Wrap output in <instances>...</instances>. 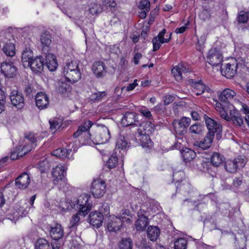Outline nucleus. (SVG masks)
<instances>
[{
    "mask_svg": "<svg viewBox=\"0 0 249 249\" xmlns=\"http://www.w3.org/2000/svg\"><path fill=\"white\" fill-rule=\"evenodd\" d=\"M139 248L140 249H152L151 248V243H148L146 240L142 239L139 245Z\"/></svg>",
    "mask_w": 249,
    "mask_h": 249,
    "instance_id": "nucleus-62",
    "label": "nucleus"
},
{
    "mask_svg": "<svg viewBox=\"0 0 249 249\" xmlns=\"http://www.w3.org/2000/svg\"><path fill=\"white\" fill-rule=\"evenodd\" d=\"M160 234V230L157 226H150L147 230V237L152 241L157 240Z\"/></svg>",
    "mask_w": 249,
    "mask_h": 249,
    "instance_id": "nucleus-31",
    "label": "nucleus"
},
{
    "mask_svg": "<svg viewBox=\"0 0 249 249\" xmlns=\"http://www.w3.org/2000/svg\"><path fill=\"white\" fill-rule=\"evenodd\" d=\"M224 167L225 170L230 173H235L238 170L234 160H228L226 161Z\"/></svg>",
    "mask_w": 249,
    "mask_h": 249,
    "instance_id": "nucleus-46",
    "label": "nucleus"
},
{
    "mask_svg": "<svg viewBox=\"0 0 249 249\" xmlns=\"http://www.w3.org/2000/svg\"><path fill=\"white\" fill-rule=\"evenodd\" d=\"M67 147L68 148H59L54 150L53 152V155L60 158H69L70 153L72 151L73 152H75L77 151V148L74 147L73 143H70Z\"/></svg>",
    "mask_w": 249,
    "mask_h": 249,
    "instance_id": "nucleus-18",
    "label": "nucleus"
},
{
    "mask_svg": "<svg viewBox=\"0 0 249 249\" xmlns=\"http://www.w3.org/2000/svg\"><path fill=\"white\" fill-rule=\"evenodd\" d=\"M106 184L104 180L100 179L94 180L92 183L91 192L95 198H101L105 194Z\"/></svg>",
    "mask_w": 249,
    "mask_h": 249,
    "instance_id": "nucleus-10",
    "label": "nucleus"
},
{
    "mask_svg": "<svg viewBox=\"0 0 249 249\" xmlns=\"http://www.w3.org/2000/svg\"><path fill=\"white\" fill-rule=\"evenodd\" d=\"M205 130L204 126L200 123H195L189 128V132L192 135H201Z\"/></svg>",
    "mask_w": 249,
    "mask_h": 249,
    "instance_id": "nucleus-35",
    "label": "nucleus"
},
{
    "mask_svg": "<svg viewBox=\"0 0 249 249\" xmlns=\"http://www.w3.org/2000/svg\"><path fill=\"white\" fill-rule=\"evenodd\" d=\"M154 110L158 114H162L165 109L164 106L162 104H159L153 108Z\"/></svg>",
    "mask_w": 249,
    "mask_h": 249,
    "instance_id": "nucleus-63",
    "label": "nucleus"
},
{
    "mask_svg": "<svg viewBox=\"0 0 249 249\" xmlns=\"http://www.w3.org/2000/svg\"><path fill=\"white\" fill-rule=\"evenodd\" d=\"M107 95L105 91H98L92 93L90 95V100L93 102L101 101L104 97Z\"/></svg>",
    "mask_w": 249,
    "mask_h": 249,
    "instance_id": "nucleus-49",
    "label": "nucleus"
},
{
    "mask_svg": "<svg viewBox=\"0 0 249 249\" xmlns=\"http://www.w3.org/2000/svg\"><path fill=\"white\" fill-rule=\"evenodd\" d=\"M104 219V215L101 212L93 211L89 214L88 221L93 227L99 228L102 226Z\"/></svg>",
    "mask_w": 249,
    "mask_h": 249,
    "instance_id": "nucleus-15",
    "label": "nucleus"
},
{
    "mask_svg": "<svg viewBox=\"0 0 249 249\" xmlns=\"http://www.w3.org/2000/svg\"><path fill=\"white\" fill-rule=\"evenodd\" d=\"M111 136L108 127L102 125L91 135L92 144H101L108 142Z\"/></svg>",
    "mask_w": 249,
    "mask_h": 249,
    "instance_id": "nucleus-5",
    "label": "nucleus"
},
{
    "mask_svg": "<svg viewBox=\"0 0 249 249\" xmlns=\"http://www.w3.org/2000/svg\"><path fill=\"white\" fill-rule=\"evenodd\" d=\"M207 58L210 65L217 66L221 64L223 56L219 50L216 48H212L209 51Z\"/></svg>",
    "mask_w": 249,
    "mask_h": 249,
    "instance_id": "nucleus-12",
    "label": "nucleus"
},
{
    "mask_svg": "<svg viewBox=\"0 0 249 249\" xmlns=\"http://www.w3.org/2000/svg\"><path fill=\"white\" fill-rule=\"evenodd\" d=\"M243 181V177L240 176L236 177L233 181V185L236 188H238L241 184Z\"/></svg>",
    "mask_w": 249,
    "mask_h": 249,
    "instance_id": "nucleus-64",
    "label": "nucleus"
},
{
    "mask_svg": "<svg viewBox=\"0 0 249 249\" xmlns=\"http://www.w3.org/2000/svg\"><path fill=\"white\" fill-rule=\"evenodd\" d=\"M152 42L153 46V51L156 52L160 48L161 44L162 43L159 42V39H157V37H154L152 39Z\"/></svg>",
    "mask_w": 249,
    "mask_h": 249,
    "instance_id": "nucleus-61",
    "label": "nucleus"
},
{
    "mask_svg": "<svg viewBox=\"0 0 249 249\" xmlns=\"http://www.w3.org/2000/svg\"><path fill=\"white\" fill-rule=\"evenodd\" d=\"M79 63L77 60H71L68 62L64 67L62 74L67 81L74 83L81 79V72L79 67Z\"/></svg>",
    "mask_w": 249,
    "mask_h": 249,
    "instance_id": "nucleus-1",
    "label": "nucleus"
},
{
    "mask_svg": "<svg viewBox=\"0 0 249 249\" xmlns=\"http://www.w3.org/2000/svg\"><path fill=\"white\" fill-rule=\"evenodd\" d=\"M118 157L116 155H112L107 162L106 165L109 169L114 168L118 163Z\"/></svg>",
    "mask_w": 249,
    "mask_h": 249,
    "instance_id": "nucleus-51",
    "label": "nucleus"
},
{
    "mask_svg": "<svg viewBox=\"0 0 249 249\" xmlns=\"http://www.w3.org/2000/svg\"><path fill=\"white\" fill-rule=\"evenodd\" d=\"M93 123L89 120L79 125L77 130L73 134L74 138H79V142L82 145H92L91 135L89 129L92 126Z\"/></svg>",
    "mask_w": 249,
    "mask_h": 249,
    "instance_id": "nucleus-3",
    "label": "nucleus"
},
{
    "mask_svg": "<svg viewBox=\"0 0 249 249\" xmlns=\"http://www.w3.org/2000/svg\"><path fill=\"white\" fill-rule=\"evenodd\" d=\"M44 58L41 56H37L30 61L28 67L35 73H40L43 70Z\"/></svg>",
    "mask_w": 249,
    "mask_h": 249,
    "instance_id": "nucleus-20",
    "label": "nucleus"
},
{
    "mask_svg": "<svg viewBox=\"0 0 249 249\" xmlns=\"http://www.w3.org/2000/svg\"><path fill=\"white\" fill-rule=\"evenodd\" d=\"M233 160L237 170H242L245 166L248 161L247 158L244 155L238 156Z\"/></svg>",
    "mask_w": 249,
    "mask_h": 249,
    "instance_id": "nucleus-40",
    "label": "nucleus"
},
{
    "mask_svg": "<svg viewBox=\"0 0 249 249\" xmlns=\"http://www.w3.org/2000/svg\"><path fill=\"white\" fill-rule=\"evenodd\" d=\"M36 105L40 110L47 108L49 104L48 95L44 92H38L35 96Z\"/></svg>",
    "mask_w": 249,
    "mask_h": 249,
    "instance_id": "nucleus-21",
    "label": "nucleus"
},
{
    "mask_svg": "<svg viewBox=\"0 0 249 249\" xmlns=\"http://www.w3.org/2000/svg\"><path fill=\"white\" fill-rule=\"evenodd\" d=\"M181 153L183 160L186 162H189L192 160L196 155L194 150L186 147L182 149Z\"/></svg>",
    "mask_w": 249,
    "mask_h": 249,
    "instance_id": "nucleus-34",
    "label": "nucleus"
},
{
    "mask_svg": "<svg viewBox=\"0 0 249 249\" xmlns=\"http://www.w3.org/2000/svg\"><path fill=\"white\" fill-rule=\"evenodd\" d=\"M0 71L6 78H12L17 73V68L11 61H5L1 63Z\"/></svg>",
    "mask_w": 249,
    "mask_h": 249,
    "instance_id": "nucleus-9",
    "label": "nucleus"
},
{
    "mask_svg": "<svg viewBox=\"0 0 249 249\" xmlns=\"http://www.w3.org/2000/svg\"><path fill=\"white\" fill-rule=\"evenodd\" d=\"M103 215H107L109 213V207L107 203H103L100 209V212Z\"/></svg>",
    "mask_w": 249,
    "mask_h": 249,
    "instance_id": "nucleus-60",
    "label": "nucleus"
},
{
    "mask_svg": "<svg viewBox=\"0 0 249 249\" xmlns=\"http://www.w3.org/2000/svg\"><path fill=\"white\" fill-rule=\"evenodd\" d=\"M44 65L47 67L50 71H55L58 67V63L55 56L51 53L47 54L45 56Z\"/></svg>",
    "mask_w": 249,
    "mask_h": 249,
    "instance_id": "nucleus-27",
    "label": "nucleus"
},
{
    "mask_svg": "<svg viewBox=\"0 0 249 249\" xmlns=\"http://www.w3.org/2000/svg\"><path fill=\"white\" fill-rule=\"evenodd\" d=\"M176 99L174 95H166L163 97V101L164 105H168L172 103Z\"/></svg>",
    "mask_w": 249,
    "mask_h": 249,
    "instance_id": "nucleus-59",
    "label": "nucleus"
},
{
    "mask_svg": "<svg viewBox=\"0 0 249 249\" xmlns=\"http://www.w3.org/2000/svg\"><path fill=\"white\" fill-rule=\"evenodd\" d=\"M119 249H132L133 242L130 238H123L119 242Z\"/></svg>",
    "mask_w": 249,
    "mask_h": 249,
    "instance_id": "nucleus-39",
    "label": "nucleus"
},
{
    "mask_svg": "<svg viewBox=\"0 0 249 249\" xmlns=\"http://www.w3.org/2000/svg\"><path fill=\"white\" fill-rule=\"evenodd\" d=\"M139 111L146 119L150 120H153L152 115L151 112L147 108H142L139 110Z\"/></svg>",
    "mask_w": 249,
    "mask_h": 249,
    "instance_id": "nucleus-57",
    "label": "nucleus"
},
{
    "mask_svg": "<svg viewBox=\"0 0 249 249\" xmlns=\"http://www.w3.org/2000/svg\"><path fill=\"white\" fill-rule=\"evenodd\" d=\"M24 91L26 96L29 98L33 97V94L35 92L33 86L30 84L25 85Z\"/></svg>",
    "mask_w": 249,
    "mask_h": 249,
    "instance_id": "nucleus-55",
    "label": "nucleus"
},
{
    "mask_svg": "<svg viewBox=\"0 0 249 249\" xmlns=\"http://www.w3.org/2000/svg\"><path fill=\"white\" fill-rule=\"evenodd\" d=\"M129 144L124 136H121L117 142L116 145L119 148L123 149L129 147Z\"/></svg>",
    "mask_w": 249,
    "mask_h": 249,
    "instance_id": "nucleus-53",
    "label": "nucleus"
},
{
    "mask_svg": "<svg viewBox=\"0 0 249 249\" xmlns=\"http://www.w3.org/2000/svg\"><path fill=\"white\" fill-rule=\"evenodd\" d=\"M33 146L30 145H19L16 148V149L12 152L10 158L12 160H16L20 158H22L24 155L27 154L32 150Z\"/></svg>",
    "mask_w": 249,
    "mask_h": 249,
    "instance_id": "nucleus-16",
    "label": "nucleus"
},
{
    "mask_svg": "<svg viewBox=\"0 0 249 249\" xmlns=\"http://www.w3.org/2000/svg\"><path fill=\"white\" fill-rule=\"evenodd\" d=\"M49 232L53 240H60L64 235L63 228L61 225L58 223H55L53 226H51Z\"/></svg>",
    "mask_w": 249,
    "mask_h": 249,
    "instance_id": "nucleus-24",
    "label": "nucleus"
},
{
    "mask_svg": "<svg viewBox=\"0 0 249 249\" xmlns=\"http://www.w3.org/2000/svg\"><path fill=\"white\" fill-rule=\"evenodd\" d=\"M204 119L207 128L208 129V132H212L213 137H214V135L215 134L216 140H219L221 139L222 137L221 132L222 129L221 124L214 120L208 117L206 114L204 115Z\"/></svg>",
    "mask_w": 249,
    "mask_h": 249,
    "instance_id": "nucleus-7",
    "label": "nucleus"
},
{
    "mask_svg": "<svg viewBox=\"0 0 249 249\" xmlns=\"http://www.w3.org/2000/svg\"><path fill=\"white\" fill-rule=\"evenodd\" d=\"M184 176V174L182 171H179L178 172L174 173L173 175V180L176 182H179L181 180H183V178Z\"/></svg>",
    "mask_w": 249,
    "mask_h": 249,
    "instance_id": "nucleus-58",
    "label": "nucleus"
},
{
    "mask_svg": "<svg viewBox=\"0 0 249 249\" xmlns=\"http://www.w3.org/2000/svg\"><path fill=\"white\" fill-rule=\"evenodd\" d=\"M188 83L193 88L194 91L196 95H201L206 91L209 92L210 90V89L204 84L201 80L189 79Z\"/></svg>",
    "mask_w": 249,
    "mask_h": 249,
    "instance_id": "nucleus-13",
    "label": "nucleus"
},
{
    "mask_svg": "<svg viewBox=\"0 0 249 249\" xmlns=\"http://www.w3.org/2000/svg\"><path fill=\"white\" fill-rule=\"evenodd\" d=\"M202 168L200 169L203 172H208L209 174H212L214 173V169L215 168L213 165L211 161L203 160L201 163Z\"/></svg>",
    "mask_w": 249,
    "mask_h": 249,
    "instance_id": "nucleus-43",
    "label": "nucleus"
},
{
    "mask_svg": "<svg viewBox=\"0 0 249 249\" xmlns=\"http://www.w3.org/2000/svg\"><path fill=\"white\" fill-rule=\"evenodd\" d=\"M149 223L147 216L139 211L137 213V219L135 223V226L137 231H144Z\"/></svg>",
    "mask_w": 249,
    "mask_h": 249,
    "instance_id": "nucleus-19",
    "label": "nucleus"
},
{
    "mask_svg": "<svg viewBox=\"0 0 249 249\" xmlns=\"http://www.w3.org/2000/svg\"><path fill=\"white\" fill-rule=\"evenodd\" d=\"M150 3L148 0H141L139 5V8L141 10H150Z\"/></svg>",
    "mask_w": 249,
    "mask_h": 249,
    "instance_id": "nucleus-56",
    "label": "nucleus"
},
{
    "mask_svg": "<svg viewBox=\"0 0 249 249\" xmlns=\"http://www.w3.org/2000/svg\"><path fill=\"white\" fill-rule=\"evenodd\" d=\"M187 241L183 238L178 239L174 243V249H186Z\"/></svg>",
    "mask_w": 249,
    "mask_h": 249,
    "instance_id": "nucleus-48",
    "label": "nucleus"
},
{
    "mask_svg": "<svg viewBox=\"0 0 249 249\" xmlns=\"http://www.w3.org/2000/svg\"><path fill=\"white\" fill-rule=\"evenodd\" d=\"M92 69L94 74L98 77L104 76L106 73L105 65L102 61L95 62L92 65Z\"/></svg>",
    "mask_w": 249,
    "mask_h": 249,
    "instance_id": "nucleus-29",
    "label": "nucleus"
},
{
    "mask_svg": "<svg viewBox=\"0 0 249 249\" xmlns=\"http://www.w3.org/2000/svg\"><path fill=\"white\" fill-rule=\"evenodd\" d=\"M214 137L212 132H207L203 141L195 142L194 145L202 149H208L212 145Z\"/></svg>",
    "mask_w": 249,
    "mask_h": 249,
    "instance_id": "nucleus-23",
    "label": "nucleus"
},
{
    "mask_svg": "<svg viewBox=\"0 0 249 249\" xmlns=\"http://www.w3.org/2000/svg\"><path fill=\"white\" fill-rule=\"evenodd\" d=\"M56 89L59 93L64 94L70 92L71 89V87L68 83L62 82L59 83Z\"/></svg>",
    "mask_w": 249,
    "mask_h": 249,
    "instance_id": "nucleus-44",
    "label": "nucleus"
},
{
    "mask_svg": "<svg viewBox=\"0 0 249 249\" xmlns=\"http://www.w3.org/2000/svg\"><path fill=\"white\" fill-rule=\"evenodd\" d=\"M238 63L236 59L232 60V62L228 63L221 67V72L223 75L228 78L233 77L236 73Z\"/></svg>",
    "mask_w": 249,
    "mask_h": 249,
    "instance_id": "nucleus-11",
    "label": "nucleus"
},
{
    "mask_svg": "<svg viewBox=\"0 0 249 249\" xmlns=\"http://www.w3.org/2000/svg\"><path fill=\"white\" fill-rule=\"evenodd\" d=\"M24 138L25 140H27L30 142L31 143L28 145H32L33 148H34L36 146L37 137L34 132H29L24 133Z\"/></svg>",
    "mask_w": 249,
    "mask_h": 249,
    "instance_id": "nucleus-42",
    "label": "nucleus"
},
{
    "mask_svg": "<svg viewBox=\"0 0 249 249\" xmlns=\"http://www.w3.org/2000/svg\"><path fill=\"white\" fill-rule=\"evenodd\" d=\"M51 245L47 240L40 238L36 240L35 244V249H51Z\"/></svg>",
    "mask_w": 249,
    "mask_h": 249,
    "instance_id": "nucleus-38",
    "label": "nucleus"
},
{
    "mask_svg": "<svg viewBox=\"0 0 249 249\" xmlns=\"http://www.w3.org/2000/svg\"><path fill=\"white\" fill-rule=\"evenodd\" d=\"M30 177L27 172L19 175L15 179V186L19 189H26L30 183Z\"/></svg>",
    "mask_w": 249,
    "mask_h": 249,
    "instance_id": "nucleus-17",
    "label": "nucleus"
},
{
    "mask_svg": "<svg viewBox=\"0 0 249 249\" xmlns=\"http://www.w3.org/2000/svg\"><path fill=\"white\" fill-rule=\"evenodd\" d=\"M3 53L7 56L13 57L16 54V48L15 44L10 40L4 43L2 47Z\"/></svg>",
    "mask_w": 249,
    "mask_h": 249,
    "instance_id": "nucleus-32",
    "label": "nucleus"
},
{
    "mask_svg": "<svg viewBox=\"0 0 249 249\" xmlns=\"http://www.w3.org/2000/svg\"><path fill=\"white\" fill-rule=\"evenodd\" d=\"M138 137L139 138V140L141 141V145L142 147H148L149 144L151 143V140L150 138V135L147 136L146 134H138Z\"/></svg>",
    "mask_w": 249,
    "mask_h": 249,
    "instance_id": "nucleus-47",
    "label": "nucleus"
},
{
    "mask_svg": "<svg viewBox=\"0 0 249 249\" xmlns=\"http://www.w3.org/2000/svg\"><path fill=\"white\" fill-rule=\"evenodd\" d=\"M11 104L18 108H22L24 105V98L23 94L17 90H13L9 96Z\"/></svg>",
    "mask_w": 249,
    "mask_h": 249,
    "instance_id": "nucleus-14",
    "label": "nucleus"
},
{
    "mask_svg": "<svg viewBox=\"0 0 249 249\" xmlns=\"http://www.w3.org/2000/svg\"><path fill=\"white\" fill-rule=\"evenodd\" d=\"M140 127L137 130L138 134L151 135L155 131L154 124L151 121L141 123L138 124Z\"/></svg>",
    "mask_w": 249,
    "mask_h": 249,
    "instance_id": "nucleus-25",
    "label": "nucleus"
},
{
    "mask_svg": "<svg viewBox=\"0 0 249 249\" xmlns=\"http://www.w3.org/2000/svg\"><path fill=\"white\" fill-rule=\"evenodd\" d=\"M224 160V157L217 152L213 153L211 157V162L214 168L219 166Z\"/></svg>",
    "mask_w": 249,
    "mask_h": 249,
    "instance_id": "nucleus-37",
    "label": "nucleus"
},
{
    "mask_svg": "<svg viewBox=\"0 0 249 249\" xmlns=\"http://www.w3.org/2000/svg\"><path fill=\"white\" fill-rule=\"evenodd\" d=\"M191 71L189 67H187L185 64L180 63L172 69L171 72L176 81L180 82L182 80V72H189Z\"/></svg>",
    "mask_w": 249,
    "mask_h": 249,
    "instance_id": "nucleus-22",
    "label": "nucleus"
},
{
    "mask_svg": "<svg viewBox=\"0 0 249 249\" xmlns=\"http://www.w3.org/2000/svg\"><path fill=\"white\" fill-rule=\"evenodd\" d=\"M237 19L239 23H244L247 22L249 19V12L240 11Z\"/></svg>",
    "mask_w": 249,
    "mask_h": 249,
    "instance_id": "nucleus-50",
    "label": "nucleus"
},
{
    "mask_svg": "<svg viewBox=\"0 0 249 249\" xmlns=\"http://www.w3.org/2000/svg\"><path fill=\"white\" fill-rule=\"evenodd\" d=\"M234 111L233 113L231 112V117L230 118V120L232 121L234 124L241 126L243 124V118L239 112L236 111L235 110Z\"/></svg>",
    "mask_w": 249,
    "mask_h": 249,
    "instance_id": "nucleus-41",
    "label": "nucleus"
},
{
    "mask_svg": "<svg viewBox=\"0 0 249 249\" xmlns=\"http://www.w3.org/2000/svg\"><path fill=\"white\" fill-rule=\"evenodd\" d=\"M236 95L235 92L230 89H226L220 94L218 98L220 101L225 104H228L229 101L232 99Z\"/></svg>",
    "mask_w": 249,
    "mask_h": 249,
    "instance_id": "nucleus-28",
    "label": "nucleus"
},
{
    "mask_svg": "<svg viewBox=\"0 0 249 249\" xmlns=\"http://www.w3.org/2000/svg\"><path fill=\"white\" fill-rule=\"evenodd\" d=\"M82 214V213H79L78 212L72 216L69 225V228L71 231H75L77 230V227L80 223V215Z\"/></svg>",
    "mask_w": 249,
    "mask_h": 249,
    "instance_id": "nucleus-33",
    "label": "nucleus"
},
{
    "mask_svg": "<svg viewBox=\"0 0 249 249\" xmlns=\"http://www.w3.org/2000/svg\"><path fill=\"white\" fill-rule=\"evenodd\" d=\"M191 121V119L187 117H182L179 119L173 120L172 125L176 134L181 136L186 134Z\"/></svg>",
    "mask_w": 249,
    "mask_h": 249,
    "instance_id": "nucleus-6",
    "label": "nucleus"
},
{
    "mask_svg": "<svg viewBox=\"0 0 249 249\" xmlns=\"http://www.w3.org/2000/svg\"><path fill=\"white\" fill-rule=\"evenodd\" d=\"M206 39V36L205 34L202 35L197 39V50L200 52L204 49Z\"/></svg>",
    "mask_w": 249,
    "mask_h": 249,
    "instance_id": "nucleus-54",
    "label": "nucleus"
},
{
    "mask_svg": "<svg viewBox=\"0 0 249 249\" xmlns=\"http://www.w3.org/2000/svg\"><path fill=\"white\" fill-rule=\"evenodd\" d=\"M52 174L53 178V184L55 187L59 190H65L69 189V184L65 177L66 169L64 165L59 164L55 168H53Z\"/></svg>",
    "mask_w": 249,
    "mask_h": 249,
    "instance_id": "nucleus-2",
    "label": "nucleus"
},
{
    "mask_svg": "<svg viewBox=\"0 0 249 249\" xmlns=\"http://www.w3.org/2000/svg\"><path fill=\"white\" fill-rule=\"evenodd\" d=\"M90 196L89 194H83L72 202L73 208L79 210V213H82L83 216L86 215L91 210L92 204L89 202Z\"/></svg>",
    "mask_w": 249,
    "mask_h": 249,
    "instance_id": "nucleus-4",
    "label": "nucleus"
},
{
    "mask_svg": "<svg viewBox=\"0 0 249 249\" xmlns=\"http://www.w3.org/2000/svg\"><path fill=\"white\" fill-rule=\"evenodd\" d=\"M34 58L33 51L29 48H26L23 51L21 56V61L24 67H28L30 61Z\"/></svg>",
    "mask_w": 249,
    "mask_h": 249,
    "instance_id": "nucleus-30",
    "label": "nucleus"
},
{
    "mask_svg": "<svg viewBox=\"0 0 249 249\" xmlns=\"http://www.w3.org/2000/svg\"><path fill=\"white\" fill-rule=\"evenodd\" d=\"M178 184L175 187L177 191H183L184 192H188L190 189L191 185L186 180H181L178 182Z\"/></svg>",
    "mask_w": 249,
    "mask_h": 249,
    "instance_id": "nucleus-45",
    "label": "nucleus"
},
{
    "mask_svg": "<svg viewBox=\"0 0 249 249\" xmlns=\"http://www.w3.org/2000/svg\"><path fill=\"white\" fill-rule=\"evenodd\" d=\"M141 116L134 111H127L124 114L121 124L124 127L131 125L138 126L141 124Z\"/></svg>",
    "mask_w": 249,
    "mask_h": 249,
    "instance_id": "nucleus-8",
    "label": "nucleus"
},
{
    "mask_svg": "<svg viewBox=\"0 0 249 249\" xmlns=\"http://www.w3.org/2000/svg\"><path fill=\"white\" fill-rule=\"evenodd\" d=\"M52 37L50 33L47 31L43 32L40 36V42L44 49L49 47L52 42Z\"/></svg>",
    "mask_w": 249,
    "mask_h": 249,
    "instance_id": "nucleus-36",
    "label": "nucleus"
},
{
    "mask_svg": "<svg viewBox=\"0 0 249 249\" xmlns=\"http://www.w3.org/2000/svg\"><path fill=\"white\" fill-rule=\"evenodd\" d=\"M122 226L121 220L118 217L113 216L108 219L106 228L109 232H116L121 230Z\"/></svg>",
    "mask_w": 249,
    "mask_h": 249,
    "instance_id": "nucleus-26",
    "label": "nucleus"
},
{
    "mask_svg": "<svg viewBox=\"0 0 249 249\" xmlns=\"http://www.w3.org/2000/svg\"><path fill=\"white\" fill-rule=\"evenodd\" d=\"M166 30L163 29L161 32H160L158 35L156 36L157 37V39H159V42L161 43H168L170 41L171 39V37L172 34L171 33L169 36V37L168 38H165L164 36L166 33Z\"/></svg>",
    "mask_w": 249,
    "mask_h": 249,
    "instance_id": "nucleus-52",
    "label": "nucleus"
}]
</instances>
